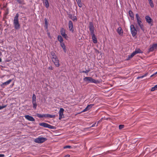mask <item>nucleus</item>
<instances>
[{
    "instance_id": "nucleus-1",
    "label": "nucleus",
    "mask_w": 157,
    "mask_h": 157,
    "mask_svg": "<svg viewBox=\"0 0 157 157\" xmlns=\"http://www.w3.org/2000/svg\"><path fill=\"white\" fill-rule=\"evenodd\" d=\"M51 54L52 56V60L54 65L56 67H59L60 65V64L59 63V60L58 58L54 52H51Z\"/></svg>"
},
{
    "instance_id": "nucleus-2",
    "label": "nucleus",
    "mask_w": 157,
    "mask_h": 157,
    "mask_svg": "<svg viewBox=\"0 0 157 157\" xmlns=\"http://www.w3.org/2000/svg\"><path fill=\"white\" fill-rule=\"evenodd\" d=\"M19 17V14L18 13L16 14L13 19V25L14 28L16 29H19L20 27V25L19 23L18 18Z\"/></svg>"
},
{
    "instance_id": "nucleus-3",
    "label": "nucleus",
    "mask_w": 157,
    "mask_h": 157,
    "mask_svg": "<svg viewBox=\"0 0 157 157\" xmlns=\"http://www.w3.org/2000/svg\"><path fill=\"white\" fill-rule=\"evenodd\" d=\"M136 20L137 21V24L139 26L140 29L143 31H144V25L142 23L141 18L140 17L138 14L136 13Z\"/></svg>"
},
{
    "instance_id": "nucleus-4",
    "label": "nucleus",
    "mask_w": 157,
    "mask_h": 157,
    "mask_svg": "<svg viewBox=\"0 0 157 157\" xmlns=\"http://www.w3.org/2000/svg\"><path fill=\"white\" fill-rule=\"evenodd\" d=\"M83 80L85 82L88 83H97L98 81L94 79H93L92 77H86L84 78Z\"/></svg>"
},
{
    "instance_id": "nucleus-5",
    "label": "nucleus",
    "mask_w": 157,
    "mask_h": 157,
    "mask_svg": "<svg viewBox=\"0 0 157 157\" xmlns=\"http://www.w3.org/2000/svg\"><path fill=\"white\" fill-rule=\"evenodd\" d=\"M47 140V139L44 137H39L38 138L36 139L34 141L35 142L38 143H41Z\"/></svg>"
},
{
    "instance_id": "nucleus-6",
    "label": "nucleus",
    "mask_w": 157,
    "mask_h": 157,
    "mask_svg": "<svg viewBox=\"0 0 157 157\" xmlns=\"http://www.w3.org/2000/svg\"><path fill=\"white\" fill-rule=\"evenodd\" d=\"M130 29L132 35L134 36L137 33V30L136 29L134 25H132L130 26Z\"/></svg>"
},
{
    "instance_id": "nucleus-7",
    "label": "nucleus",
    "mask_w": 157,
    "mask_h": 157,
    "mask_svg": "<svg viewBox=\"0 0 157 157\" xmlns=\"http://www.w3.org/2000/svg\"><path fill=\"white\" fill-rule=\"evenodd\" d=\"M39 125L41 126H43L44 127L46 128H50V129H53V126H52L50 124H48L44 123L43 122L41 123H40L39 124Z\"/></svg>"
},
{
    "instance_id": "nucleus-8",
    "label": "nucleus",
    "mask_w": 157,
    "mask_h": 157,
    "mask_svg": "<svg viewBox=\"0 0 157 157\" xmlns=\"http://www.w3.org/2000/svg\"><path fill=\"white\" fill-rule=\"evenodd\" d=\"M60 33L64 38L67 39L68 37L67 34H66V30L63 28H62L60 29Z\"/></svg>"
},
{
    "instance_id": "nucleus-9",
    "label": "nucleus",
    "mask_w": 157,
    "mask_h": 157,
    "mask_svg": "<svg viewBox=\"0 0 157 157\" xmlns=\"http://www.w3.org/2000/svg\"><path fill=\"white\" fill-rule=\"evenodd\" d=\"M145 18L146 22L151 25H153V20L149 16H147L145 17Z\"/></svg>"
},
{
    "instance_id": "nucleus-10",
    "label": "nucleus",
    "mask_w": 157,
    "mask_h": 157,
    "mask_svg": "<svg viewBox=\"0 0 157 157\" xmlns=\"http://www.w3.org/2000/svg\"><path fill=\"white\" fill-rule=\"evenodd\" d=\"M64 109L63 108H60L59 112V119L61 120L63 117V112Z\"/></svg>"
},
{
    "instance_id": "nucleus-11",
    "label": "nucleus",
    "mask_w": 157,
    "mask_h": 157,
    "mask_svg": "<svg viewBox=\"0 0 157 157\" xmlns=\"http://www.w3.org/2000/svg\"><path fill=\"white\" fill-rule=\"evenodd\" d=\"M68 27L69 30L72 32H73L74 30L73 24L72 21H69V22Z\"/></svg>"
},
{
    "instance_id": "nucleus-12",
    "label": "nucleus",
    "mask_w": 157,
    "mask_h": 157,
    "mask_svg": "<svg viewBox=\"0 0 157 157\" xmlns=\"http://www.w3.org/2000/svg\"><path fill=\"white\" fill-rule=\"evenodd\" d=\"M43 5L47 8L49 6V2L48 0H42Z\"/></svg>"
},
{
    "instance_id": "nucleus-13",
    "label": "nucleus",
    "mask_w": 157,
    "mask_h": 157,
    "mask_svg": "<svg viewBox=\"0 0 157 157\" xmlns=\"http://www.w3.org/2000/svg\"><path fill=\"white\" fill-rule=\"evenodd\" d=\"M94 105V104H91L89 105H88L84 109H83L82 112H86L89 110H90V109L91 108L92 106Z\"/></svg>"
},
{
    "instance_id": "nucleus-14",
    "label": "nucleus",
    "mask_w": 157,
    "mask_h": 157,
    "mask_svg": "<svg viewBox=\"0 0 157 157\" xmlns=\"http://www.w3.org/2000/svg\"><path fill=\"white\" fill-rule=\"evenodd\" d=\"M25 117L26 119L31 121H35L33 117L29 115H26L25 116Z\"/></svg>"
},
{
    "instance_id": "nucleus-15",
    "label": "nucleus",
    "mask_w": 157,
    "mask_h": 157,
    "mask_svg": "<svg viewBox=\"0 0 157 157\" xmlns=\"http://www.w3.org/2000/svg\"><path fill=\"white\" fill-rule=\"evenodd\" d=\"M157 48V44H155L152 45L149 49V51L152 52Z\"/></svg>"
},
{
    "instance_id": "nucleus-16",
    "label": "nucleus",
    "mask_w": 157,
    "mask_h": 157,
    "mask_svg": "<svg viewBox=\"0 0 157 157\" xmlns=\"http://www.w3.org/2000/svg\"><path fill=\"white\" fill-rule=\"evenodd\" d=\"M117 32L120 36H122L123 34V31L121 27H119L117 29Z\"/></svg>"
},
{
    "instance_id": "nucleus-17",
    "label": "nucleus",
    "mask_w": 157,
    "mask_h": 157,
    "mask_svg": "<svg viewBox=\"0 0 157 157\" xmlns=\"http://www.w3.org/2000/svg\"><path fill=\"white\" fill-rule=\"evenodd\" d=\"M45 117L54 118L55 117V115H51L48 114H45Z\"/></svg>"
},
{
    "instance_id": "nucleus-18",
    "label": "nucleus",
    "mask_w": 157,
    "mask_h": 157,
    "mask_svg": "<svg viewBox=\"0 0 157 157\" xmlns=\"http://www.w3.org/2000/svg\"><path fill=\"white\" fill-rule=\"evenodd\" d=\"M92 39L93 42L94 43H96L97 42V38L95 35H92Z\"/></svg>"
},
{
    "instance_id": "nucleus-19",
    "label": "nucleus",
    "mask_w": 157,
    "mask_h": 157,
    "mask_svg": "<svg viewBox=\"0 0 157 157\" xmlns=\"http://www.w3.org/2000/svg\"><path fill=\"white\" fill-rule=\"evenodd\" d=\"M60 45H61V47L63 49L64 52H66V47H65V46L64 43H63V42L62 43H60Z\"/></svg>"
},
{
    "instance_id": "nucleus-20",
    "label": "nucleus",
    "mask_w": 157,
    "mask_h": 157,
    "mask_svg": "<svg viewBox=\"0 0 157 157\" xmlns=\"http://www.w3.org/2000/svg\"><path fill=\"white\" fill-rule=\"evenodd\" d=\"M58 40L60 42V43L63 42V39L61 36L59 35L57 37Z\"/></svg>"
},
{
    "instance_id": "nucleus-21",
    "label": "nucleus",
    "mask_w": 157,
    "mask_h": 157,
    "mask_svg": "<svg viewBox=\"0 0 157 157\" xmlns=\"http://www.w3.org/2000/svg\"><path fill=\"white\" fill-rule=\"evenodd\" d=\"M136 54L139 53H142L143 52L139 48L136 49L134 51Z\"/></svg>"
},
{
    "instance_id": "nucleus-22",
    "label": "nucleus",
    "mask_w": 157,
    "mask_h": 157,
    "mask_svg": "<svg viewBox=\"0 0 157 157\" xmlns=\"http://www.w3.org/2000/svg\"><path fill=\"white\" fill-rule=\"evenodd\" d=\"M12 81V80L11 79H10L9 80H8L7 81L3 83V85H8L10 83V82Z\"/></svg>"
},
{
    "instance_id": "nucleus-23",
    "label": "nucleus",
    "mask_w": 157,
    "mask_h": 157,
    "mask_svg": "<svg viewBox=\"0 0 157 157\" xmlns=\"http://www.w3.org/2000/svg\"><path fill=\"white\" fill-rule=\"evenodd\" d=\"M77 2L78 5V6L80 7H81L82 6V4L81 2V0H76Z\"/></svg>"
},
{
    "instance_id": "nucleus-24",
    "label": "nucleus",
    "mask_w": 157,
    "mask_h": 157,
    "mask_svg": "<svg viewBox=\"0 0 157 157\" xmlns=\"http://www.w3.org/2000/svg\"><path fill=\"white\" fill-rule=\"evenodd\" d=\"M36 116L38 117L39 118H43V117H45V114H40L37 113L36 115Z\"/></svg>"
},
{
    "instance_id": "nucleus-25",
    "label": "nucleus",
    "mask_w": 157,
    "mask_h": 157,
    "mask_svg": "<svg viewBox=\"0 0 157 157\" xmlns=\"http://www.w3.org/2000/svg\"><path fill=\"white\" fill-rule=\"evenodd\" d=\"M32 103L33 104V107L34 109H36L37 105L36 103V101H33L32 102Z\"/></svg>"
},
{
    "instance_id": "nucleus-26",
    "label": "nucleus",
    "mask_w": 157,
    "mask_h": 157,
    "mask_svg": "<svg viewBox=\"0 0 157 157\" xmlns=\"http://www.w3.org/2000/svg\"><path fill=\"white\" fill-rule=\"evenodd\" d=\"M149 2V4L151 6V7L153 8L154 7V4H153V2L152 0H148Z\"/></svg>"
},
{
    "instance_id": "nucleus-27",
    "label": "nucleus",
    "mask_w": 157,
    "mask_h": 157,
    "mask_svg": "<svg viewBox=\"0 0 157 157\" xmlns=\"http://www.w3.org/2000/svg\"><path fill=\"white\" fill-rule=\"evenodd\" d=\"M32 102L36 101V95L33 94L32 96Z\"/></svg>"
},
{
    "instance_id": "nucleus-28",
    "label": "nucleus",
    "mask_w": 157,
    "mask_h": 157,
    "mask_svg": "<svg viewBox=\"0 0 157 157\" xmlns=\"http://www.w3.org/2000/svg\"><path fill=\"white\" fill-rule=\"evenodd\" d=\"M129 16L131 18L134 17V15L132 12L131 11H129Z\"/></svg>"
},
{
    "instance_id": "nucleus-29",
    "label": "nucleus",
    "mask_w": 157,
    "mask_h": 157,
    "mask_svg": "<svg viewBox=\"0 0 157 157\" xmlns=\"http://www.w3.org/2000/svg\"><path fill=\"white\" fill-rule=\"evenodd\" d=\"M90 34L91 35V36L93 35H95L94 33V29H90Z\"/></svg>"
},
{
    "instance_id": "nucleus-30",
    "label": "nucleus",
    "mask_w": 157,
    "mask_h": 157,
    "mask_svg": "<svg viewBox=\"0 0 157 157\" xmlns=\"http://www.w3.org/2000/svg\"><path fill=\"white\" fill-rule=\"evenodd\" d=\"M94 29V27L93 24L92 23H91L90 24L89 29Z\"/></svg>"
},
{
    "instance_id": "nucleus-31",
    "label": "nucleus",
    "mask_w": 157,
    "mask_h": 157,
    "mask_svg": "<svg viewBox=\"0 0 157 157\" xmlns=\"http://www.w3.org/2000/svg\"><path fill=\"white\" fill-rule=\"evenodd\" d=\"M136 54L135 53V52H134L131 54V55L130 56H129V57L130 58H131L132 57Z\"/></svg>"
},
{
    "instance_id": "nucleus-32",
    "label": "nucleus",
    "mask_w": 157,
    "mask_h": 157,
    "mask_svg": "<svg viewBox=\"0 0 157 157\" xmlns=\"http://www.w3.org/2000/svg\"><path fill=\"white\" fill-rule=\"evenodd\" d=\"M90 71L89 70H87L85 71H83L80 72L81 73H84L86 74H88V73Z\"/></svg>"
},
{
    "instance_id": "nucleus-33",
    "label": "nucleus",
    "mask_w": 157,
    "mask_h": 157,
    "mask_svg": "<svg viewBox=\"0 0 157 157\" xmlns=\"http://www.w3.org/2000/svg\"><path fill=\"white\" fill-rule=\"evenodd\" d=\"M71 19L74 21H76L77 20L76 17L75 16H74Z\"/></svg>"
},
{
    "instance_id": "nucleus-34",
    "label": "nucleus",
    "mask_w": 157,
    "mask_h": 157,
    "mask_svg": "<svg viewBox=\"0 0 157 157\" xmlns=\"http://www.w3.org/2000/svg\"><path fill=\"white\" fill-rule=\"evenodd\" d=\"M124 126L123 125H120L119 126V128L120 129H122L124 128Z\"/></svg>"
},
{
    "instance_id": "nucleus-35",
    "label": "nucleus",
    "mask_w": 157,
    "mask_h": 157,
    "mask_svg": "<svg viewBox=\"0 0 157 157\" xmlns=\"http://www.w3.org/2000/svg\"><path fill=\"white\" fill-rule=\"evenodd\" d=\"M71 146L69 145L66 146L64 147V148L65 149L66 148H71Z\"/></svg>"
},
{
    "instance_id": "nucleus-36",
    "label": "nucleus",
    "mask_w": 157,
    "mask_h": 157,
    "mask_svg": "<svg viewBox=\"0 0 157 157\" xmlns=\"http://www.w3.org/2000/svg\"><path fill=\"white\" fill-rule=\"evenodd\" d=\"M156 90L155 89V86H154V87H153L151 88V91H153Z\"/></svg>"
},
{
    "instance_id": "nucleus-37",
    "label": "nucleus",
    "mask_w": 157,
    "mask_h": 157,
    "mask_svg": "<svg viewBox=\"0 0 157 157\" xmlns=\"http://www.w3.org/2000/svg\"><path fill=\"white\" fill-rule=\"evenodd\" d=\"M6 105H4L2 106H0V110L6 107Z\"/></svg>"
},
{
    "instance_id": "nucleus-38",
    "label": "nucleus",
    "mask_w": 157,
    "mask_h": 157,
    "mask_svg": "<svg viewBox=\"0 0 157 157\" xmlns=\"http://www.w3.org/2000/svg\"><path fill=\"white\" fill-rule=\"evenodd\" d=\"M44 21H45V25H46V26H47V24H48V22H47V19L46 18H45L44 19Z\"/></svg>"
},
{
    "instance_id": "nucleus-39",
    "label": "nucleus",
    "mask_w": 157,
    "mask_h": 157,
    "mask_svg": "<svg viewBox=\"0 0 157 157\" xmlns=\"http://www.w3.org/2000/svg\"><path fill=\"white\" fill-rule=\"evenodd\" d=\"M144 77L143 76V75H142L141 76H138V77H137V79H139L140 78H143Z\"/></svg>"
},
{
    "instance_id": "nucleus-40",
    "label": "nucleus",
    "mask_w": 157,
    "mask_h": 157,
    "mask_svg": "<svg viewBox=\"0 0 157 157\" xmlns=\"http://www.w3.org/2000/svg\"><path fill=\"white\" fill-rule=\"evenodd\" d=\"M73 16H72V15L71 14H69V17L71 18V19H72V17H73Z\"/></svg>"
},
{
    "instance_id": "nucleus-41",
    "label": "nucleus",
    "mask_w": 157,
    "mask_h": 157,
    "mask_svg": "<svg viewBox=\"0 0 157 157\" xmlns=\"http://www.w3.org/2000/svg\"><path fill=\"white\" fill-rule=\"evenodd\" d=\"M148 74V73H145L144 75H143V76L144 77H146Z\"/></svg>"
},
{
    "instance_id": "nucleus-42",
    "label": "nucleus",
    "mask_w": 157,
    "mask_h": 157,
    "mask_svg": "<svg viewBox=\"0 0 157 157\" xmlns=\"http://www.w3.org/2000/svg\"><path fill=\"white\" fill-rule=\"evenodd\" d=\"M48 69H50V70H52V66L49 67H48Z\"/></svg>"
},
{
    "instance_id": "nucleus-43",
    "label": "nucleus",
    "mask_w": 157,
    "mask_h": 157,
    "mask_svg": "<svg viewBox=\"0 0 157 157\" xmlns=\"http://www.w3.org/2000/svg\"><path fill=\"white\" fill-rule=\"evenodd\" d=\"M156 74H155V73H154V74H152V75H151V76H150V77H152L154 76V75H155Z\"/></svg>"
},
{
    "instance_id": "nucleus-44",
    "label": "nucleus",
    "mask_w": 157,
    "mask_h": 157,
    "mask_svg": "<svg viewBox=\"0 0 157 157\" xmlns=\"http://www.w3.org/2000/svg\"><path fill=\"white\" fill-rule=\"evenodd\" d=\"M4 155L3 154H0V157H4Z\"/></svg>"
},
{
    "instance_id": "nucleus-45",
    "label": "nucleus",
    "mask_w": 157,
    "mask_h": 157,
    "mask_svg": "<svg viewBox=\"0 0 157 157\" xmlns=\"http://www.w3.org/2000/svg\"><path fill=\"white\" fill-rule=\"evenodd\" d=\"M63 157H70V155H65Z\"/></svg>"
},
{
    "instance_id": "nucleus-46",
    "label": "nucleus",
    "mask_w": 157,
    "mask_h": 157,
    "mask_svg": "<svg viewBox=\"0 0 157 157\" xmlns=\"http://www.w3.org/2000/svg\"><path fill=\"white\" fill-rule=\"evenodd\" d=\"M95 124H92V126H91V127H94L95 126Z\"/></svg>"
},
{
    "instance_id": "nucleus-47",
    "label": "nucleus",
    "mask_w": 157,
    "mask_h": 157,
    "mask_svg": "<svg viewBox=\"0 0 157 157\" xmlns=\"http://www.w3.org/2000/svg\"><path fill=\"white\" fill-rule=\"evenodd\" d=\"M155 88L156 90H157V84L155 86Z\"/></svg>"
},
{
    "instance_id": "nucleus-48",
    "label": "nucleus",
    "mask_w": 157,
    "mask_h": 157,
    "mask_svg": "<svg viewBox=\"0 0 157 157\" xmlns=\"http://www.w3.org/2000/svg\"><path fill=\"white\" fill-rule=\"evenodd\" d=\"M2 61V59L1 58H0V62H1Z\"/></svg>"
},
{
    "instance_id": "nucleus-49",
    "label": "nucleus",
    "mask_w": 157,
    "mask_h": 157,
    "mask_svg": "<svg viewBox=\"0 0 157 157\" xmlns=\"http://www.w3.org/2000/svg\"><path fill=\"white\" fill-rule=\"evenodd\" d=\"M155 74H157V71L155 72Z\"/></svg>"
}]
</instances>
